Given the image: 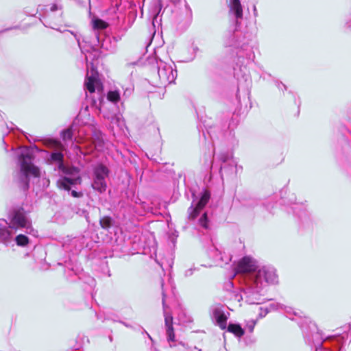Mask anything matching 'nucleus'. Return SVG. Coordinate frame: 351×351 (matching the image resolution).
I'll return each instance as SVG.
<instances>
[{
	"instance_id": "obj_15",
	"label": "nucleus",
	"mask_w": 351,
	"mask_h": 351,
	"mask_svg": "<svg viewBox=\"0 0 351 351\" xmlns=\"http://www.w3.org/2000/svg\"><path fill=\"white\" fill-rule=\"evenodd\" d=\"M164 282L162 280L161 281V287H162V303L163 308V315L165 317V325L166 329V334L167 341L169 342H174L175 341V333L174 329L173 326V317L171 313L167 312L168 306L166 304V294L165 290L163 289Z\"/></svg>"
},
{
	"instance_id": "obj_16",
	"label": "nucleus",
	"mask_w": 351,
	"mask_h": 351,
	"mask_svg": "<svg viewBox=\"0 0 351 351\" xmlns=\"http://www.w3.org/2000/svg\"><path fill=\"white\" fill-rule=\"evenodd\" d=\"M219 159L221 162L220 173L222 178L224 176H229L237 173V162L231 153H221L219 155Z\"/></svg>"
},
{
	"instance_id": "obj_26",
	"label": "nucleus",
	"mask_w": 351,
	"mask_h": 351,
	"mask_svg": "<svg viewBox=\"0 0 351 351\" xmlns=\"http://www.w3.org/2000/svg\"><path fill=\"white\" fill-rule=\"evenodd\" d=\"M14 241L18 246L25 247L29 243V239L27 236L19 234L14 238Z\"/></svg>"
},
{
	"instance_id": "obj_35",
	"label": "nucleus",
	"mask_w": 351,
	"mask_h": 351,
	"mask_svg": "<svg viewBox=\"0 0 351 351\" xmlns=\"http://www.w3.org/2000/svg\"><path fill=\"white\" fill-rule=\"evenodd\" d=\"M67 267V270H65V274L68 276H71V273H73L75 275H78L79 274V272L80 271V269L79 267H69V265L66 266Z\"/></svg>"
},
{
	"instance_id": "obj_21",
	"label": "nucleus",
	"mask_w": 351,
	"mask_h": 351,
	"mask_svg": "<svg viewBox=\"0 0 351 351\" xmlns=\"http://www.w3.org/2000/svg\"><path fill=\"white\" fill-rule=\"evenodd\" d=\"M206 132L203 131V136L207 139V135L213 143L215 138H219L223 135V132L217 125H205Z\"/></svg>"
},
{
	"instance_id": "obj_36",
	"label": "nucleus",
	"mask_w": 351,
	"mask_h": 351,
	"mask_svg": "<svg viewBox=\"0 0 351 351\" xmlns=\"http://www.w3.org/2000/svg\"><path fill=\"white\" fill-rule=\"evenodd\" d=\"M284 307V304L280 303H271L269 305L268 309L269 311H276V310H281Z\"/></svg>"
},
{
	"instance_id": "obj_50",
	"label": "nucleus",
	"mask_w": 351,
	"mask_h": 351,
	"mask_svg": "<svg viewBox=\"0 0 351 351\" xmlns=\"http://www.w3.org/2000/svg\"><path fill=\"white\" fill-rule=\"evenodd\" d=\"M219 351H226L224 348H221Z\"/></svg>"
},
{
	"instance_id": "obj_1",
	"label": "nucleus",
	"mask_w": 351,
	"mask_h": 351,
	"mask_svg": "<svg viewBox=\"0 0 351 351\" xmlns=\"http://www.w3.org/2000/svg\"><path fill=\"white\" fill-rule=\"evenodd\" d=\"M306 343L313 351H346L343 345L351 341V324L343 327V332L333 336L324 337L315 323L305 317L299 322Z\"/></svg>"
},
{
	"instance_id": "obj_43",
	"label": "nucleus",
	"mask_w": 351,
	"mask_h": 351,
	"mask_svg": "<svg viewBox=\"0 0 351 351\" xmlns=\"http://www.w3.org/2000/svg\"><path fill=\"white\" fill-rule=\"evenodd\" d=\"M169 1L174 5H177L182 3V0H169Z\"/></svg>"
},
{
	"instance_id": "obj_37",
	"label": "nucleus",
	"mask_w": 351,
	"mask_h": 351,
	"mask_svg": "<svg viewBox=\"0 0 351 351\" xmlns=\"http://www.w3.org/2000/svg\"><path fill=\"white\" fill-rule=\"evenodd\" d=\"M256 324V321L252 319L247 322L246 324V329L250 332H252L254 331V326Z\"/></svg>"
},
{
	"instance_id": "obj_41",
	"label": "nucleus",
	"mask_w": 351,
	"mask_h": 351,
	"mask_svg": "<svg viewBox=\"0 0 351 351\" xmlns=\"http://www.w3.org/2000/svg\"><path fill=\"white\" fill-rule=\"evenodd\" d=\"M269 311L267 308H266L265 310H263L262 308H261V312L258 315V317L262 318L263 317H265L267 313H268Z\"/></svg>"
},
{
	"instance_id": "obj_39",
	"label": "nucleus",
	"mask_w": 351,
	"mask_h": 351,
	"mask_svg": "<svg viewBox=\"0 0 351 351\" xmlns=\"http://www.w3.org/2000/svg\"><path fill=\"white\" fill-rule=\"evenodd\" d=\"M197 269L195 267H191L187 270L185 271V273H184V276L186 277H189V276H191L193 275V272L195 270H196Z\"/></svg>"
},
{
	"instance_id": "obj_18",
	"label": "nucleus",
	"mask_w": 351,
	"mask_h": 351,
	"mask_svg": "<svg viewBox=\"0 0 351 351\" xmlns=\"http://www.w3.org/2000/svg\"><path fill=\"white\" fill-rule=\"evenodd\" d=\"M210 197V193L207 191H204L201 193L199 199L197 201V202L195 204H194V202L195 201V199H194L192 204L188 209L189 219H195L197 217V215H199V210L201 209H202L206 206V204L208 203Z\"/></svg>"
},
{
	"instance_id": "obj_51",
	"label": "nucleus",
	"mask_w": 351,
	"mask_h": 351,
	"mask_svg": "<svg viewBox=\"0 0 351 351\" xmlns=\"http://www.w3.org/2000/svg\"><path fill=\"white\" fill-rule=\"evenodd\" d=\"M347 25H348V27H351V24H350L349 23H347Z\"/></svg>"
},
{
	"instance_id": "obj_38",
	"label": "nucleus",
	"mask_w": 351,
	"mask_h": 351,
	"mask_svg": "<svg viewBox=\"0 0 351 351\" xmlns=\"http://www.w3.org/2000/svg\"><path fill=\"white\" fill-rule=\"evenodd\" d=\"M276 85L278 88L282 92L287 90V86L281 82L276 81Z\"/></svg>"
},
{
	"instance_id": "obj_10",
	"label": "nucleus",
	"mask_w": 351,
	"mask_h": 351,
	"mask_svg": "<svg viewBox=\"0 0 351 351\" xmlns=\"http://www.w3.org/2000/svg\"><path fill=\"white\" fill-rule=\"evenodd\" d=\"M62 6L58 3L45 6L43 19H40L45 27L62 32L57 28V23L61 21Z\"/></svg>"
},
{
	"instance_id": "obj_22",
	"label": "nucleus",
	"mask_w": 351,
	"mask_h": 351,
	"mask_svg": "<svg viewBox=\"0 0 351 351\" xmlns=\"http://www.w3.org/2000/svg\"><path fill=\"white\" fill-rule=\"evenodd\" d=\"M285 312V315L291 320H295L299 322L302 323L304 320L305 316H303L302 312H298L294 311L291 307L287 306L284 305L282 309Z\"/></svg>"
},
{
	"instance_id": "obj_25",
	"label": "nucleus",
	"mask_w": 351,
	"mask_h": 351,
	"mask_svg": "<svg viewBox=\"0 0 351 351\" xmlns=\"http://www.w3.org/2000/svg\"><path fill=\"white\" fill-rule=\"evenodd\" d=\"M226 329H227L228 332L233 333L238 337H241L244 335V330L237 324H229L228 326H226Z\"/></svg>"
},
{
	"instance_id": "obj_49",
	"label": "nucleus",
	"mask_w": 351,
	"mask_h": 351,
	"mask_svg": "<svg viewBox=\"0 0 351 351\" xmlns=\"http://www.w3.org/2000/svg\"><path fill=\"white\" fill-rule=\"evenodd\" d=\"M254 14L256 15V6H254Z\"/></svg>"
},
{
	"instance_id": "obj_52",
	"label": "nucleus",
	"mask_w": 351,
	"mask_h": 351,
	"mask_svg": "<svg viewBox=\"0 0 351 351\" xmlns=\"http://www.w3.org/2000/svg\"><path fill=\"white\" fill-rule=\"evenodd\" d=\"M75 147L76 149H80L79 146H77V145H75Z\"/></svg>"
},
{
	"instance_id": "obj_24",
	"label": "nucleus",
	"mask_w": 351,
	"mask_h": 351,
	"mask_svg": "<svg viewBox=\"0 0 351 351\" xmlns=\"http://www.w3.org/2000/svg\"><path fill=\"white\" fill-rule=\"evenodd\" d=\"M293 213L298 216L300 219L308 218V215L306 211V207L303 204H295V206L292 208Z\"/></svg>"
},
{
	"instance_id": "obj_31",
	"label": "nucleus",
	"mask_w": 351,
	"mask_h": 351,
	"mask_svg": "<svg viewBox=\"0 0 351 351\" xmlns=\"http://www.w3.org/2000/svg\"><path fill=\"white\" fill-rule=\"evenodd\" d=\"M107 99L114 104L120 100V93L117 90H110L108 93Z\"/></svg>"
},
{
	"instance_id": "obj_47",
	"label": "nucleus",
	"mask_w": 351,
	"mask_h": 351,
	"mask_svg": "<svg viewBox=\"0 0 351 351\" xmlns=\"http://www.w3.org/2000/svg\"><path fill=\"white\" fill-rule=\"evenodd\" d=\"M142 330H143V333H145V334L147 335V337H148L151 340H152V337H151V336L147 333V332L144 328H142Z\"/></svg>"
},
{
	"instance_id": "obj_45",
	"label": "nucleus",
	"mask_w": 351,
	"mask_h": 351,
	"mask_svg": "<svg viewBox=\"0 0 351 351\" xmlns=\"http://www.w3.org/2000/svg\"><path fill=\"white\" fill-rule=\"evenodd\" d=\"M132 24V22H130V21L129 20L128 25L126 26L123 27V29L125 31L127 30L130 27H131Z\"/></svg>"
},
{
	"instance_id": "obj_19",
	"label": "nucleus",
	"mask_w": 351,
	"mask_h": 351,
	"mask_svg": "<svg viewBox=\"0 0 351 351\" xmlns=\"http://www.w3.org/2000/svg\"><path fill=\"white\" fill-rule=\"evenodd\" d=\"M229 14L234 17L235 25L237 26L239 21L243 19V8L240 0H228Z\"/></svg>"
},
{
	"instance_id": "obj_44",
	"label": "nucleus",
	"mask_w": 351,
	"mask_h": 351,
	"mask_svg": "<svg viewBox=\"0 0 351 351\" xmlns=\"http://www.w3.org/2000/svg\"><path fill=\"white\" fill-rule=\"evenodd\" d=\"M64 32H69L71 33V34H73L74 36L75 37L77 43H78V45L80 47V39L77 37V35L76 34H74L72 32L69 31V30H64Z\"/></svg>"
},
{
	"instance_id": "obj_27",
	"label": "nucleus",
	"mask_w": 351,
	"mask_h": 351,
	"mask_svg": "<svg viewBox=\"0 0 351 351\" xmlns=\"http://www.w3.org/2000/svg\"><path fill=\"white\" fill-rule=\"evenodd\" d=\"M160 10H161V5H160V8H159V10L158 12L154 15V18H153V20H152V26H153V29L154 31L152 32H151L152 34V36L153 37L156 33V25L158 26V28L160 27V26L161 25V19L159 16V14H160Z\"/></svg>"
},
{
	"instance_id": "obj_7",
	"label": "nucleus",
	"mask_w": 351,
	"mask_h": 351,
	"mask_svg": "<svg viewBox=\"0 0 351 351\" xmlns=\"http://www.w3.org/2000/svg\"><path fill=\"white\" fill-rule=\"evenodd\" d=\"M94 38L91 41L93 45H97L104 50L112 53L116 49V41L110 36H106L102 32L106 29L108 24L99 19L94 18L92 20Z\"/></svg>"
},
{
	"instance_id": "obj_17",
	"label": "nucleus",
	"mask_w": 351,
	"mask_h": 351,
	"mask_svg": "<svg viewBox=\"0 0 351 351\" xmlns=\"http://www.w3.org/2000/svg\"><path fill=\"white\" fill-rule=\"evenodd\" d=\"M252 80L248 75H243L241 79L238 80L237 99L239 104L241 103V96L243 100L250 99Z\"/></svg>"
},
{
	"instance_id": "obj_6",
	"label": "nucleus",
	"mask_w": 351,
	"mask_h": 351,
	"mask_svg": "<svg viewBox=\"0 0 351 351\" xmlns=\"http://www.w3.org/2000/svg\"><path fill=\"white\" fill-rule=\"evenodd\" d=\"M48 161L49 163L58 162V169L65 174L57 181V184L60 189L69 190L72 185L79 184L82 181L77 168H69L64 165V155L62 152H52L48 158Z\"/></svg>"
},
{
	"instance_id": "obj_14",
	"label": "nucleus",
	"mask_w": 351,
	"mask_h": 351,
	"mask_svg": "<svg viewBox=\"0 0 351 351\" xmlns=\"http://www.w3.org/2000/svg\"><path fill=\"white\" fill-rule=\"evenodd\" d=\"M85 87L86 90L90 93H97V98L93 97V105L96 108H101V103L104 98L101 96L102 93V86L97 77L91 75L88 77L85 81Z\"/></svg>"
},
{
	"instance_id": "obj_3",
	"label": "nucleus",
	"mask_w": 351,
	"mask_h": 351,
	"mask_svg": "<svg viewBox=\"0 0 351 351\" xmlns=\"http://www.w3.org/2000/svg\"><path fill=\"white\" fill-rule=\"evenodd\" d=\"M28 213L23 207H16L9 213V224L5 220L0 219V242L8 245L17 229L25 228L28 234L34 232Z\"/></svg>"
},
{
	"instance_id": "obj_5",
	"label": "nucleus",
	"mask_w": 351,
	"mask_h": 351,
	"mask_svg": "<svg viewBox=\"0 0 351 351\" xmlns=\"http://www.w3.org/2000/svg\"><path fill=\"white\" fill-rule=\"evenodd\" d=\"M222 44L232 53L237 51L235 53L239 57L245 56L249 61L252 60L254 57L252 48L249 45V40H245V37L236 25L233 29H229L223 36Z\"/></svg>"
},
{
	"instance_id": "obj_40",
	"label": "nucleus",
	"mask_w": 351,
	"mask_h": 351,
	"mask_svg": "<svg viewBox=\"0 0 351 351\" xmlns=\"http://www.w3.org/2000/svg\"><path fill=\"white\" fill-rule=\"evenodd\" d=\"M205 163H206L205 165L207 167L210 168L212 167L213 161H212L211 155H209L208 158L206 160Z\"/></svg>"
},
{
	"instance_id": "obj_20",
	"label": "nucleus",
	"mask_w": 351,
	"mask_h": 351,
	"mask_svg": "<svg viewBox=\"0 0 351 351\" xmlns=\"http://www.w3.org/2000/svg\"><path fill=\"white\" fill-rule=\"evenodd\" d=\"M82 129H78V126L75 124H72L69 128L64 130L61 132V136L64 141H73V138L75 137L74 141L75 143H80V141L77 139L80 137Z\"/></svg>"
},
{
	"instance_id": "obj_46",
	"label": "nucleus",
	"mask_w": 351,
	"mask_h": 351,
	"mask_svg": "<svg viewBox=\"0 0 351 351\" xmlns=\"http://www.w3.org/2000/svg\"><path fill=\"white\" fill-rule=\"evenodd\" d=\"M188 351H202L201 349L197 348V347L189 348Z\"/></svg>"
},
{
	"instance_id": "obj_29",
	"label": "nucleus",
	"mask_w": 351,
	"mask_h": 351,
	"mask_svg": "<svg viewBox=\"0 0 351 351\" xmlns=\"http://www.w3.org/2000/svg\"><path fill=\"white\" fill-rule=\"evenodd\" d=\"M215 250L216 253L215 258L217 262L220 261L221 264H228L231 261V257L230 256H225L224 257L221 251H219L217 249H215Z\"/></svg>"
},
{
	"instance_id": "obj_13",
	"label": "nucleus",
	"mask_w": 351,
	"mask_h": 351,
	"mask_svg": "<svg viewBox=\"0 0 351 351\" xmlns=\"http://www.w3.org/2000/svg\"><path fill=\"white\" fill-rule=\"evenodd\" d=\"M209 315L211 320L215 326L221 330L226 328L229 313L226 314L224 307L221 304H215L209 308Z\"/></svg>"
},
{
	"instance_id": "obj_2",
	"label": "nucleus",
	"mask_w": 351,
	"mask_h": 351,
	"mask_svg": "<svg viewBox=\"0 0 351 351\" xmlns=\"http://www.w3.org/2000/svg\"><path fill=\"white\" fill-rule=\"evenodd\" d=\"M276 269L271 267H262L258 271L250 276L249 280L241 289L240 294L235 295L238 301L243 300L248 304H260L265 302L261 291L268 283L277 282Z\"/></svg>"
},
{
	"instance_id": "obj_42",
	"label": "nucleus",
	"mask_w": 351,
	"mask_h": 351,
	"mask_svg": "<svg viewBox=\"0 0 351 351\" xmlns=\"http://www.w3.org/2000/svg\"><path fill=\"white\" fill-rule=\"evenodd\" d=\"M192 50L193 51L194 55H193V58L191 59V60L194 59L195 54L197 52V51L199 50V49L197 46L193 45V46H192Z\"/></svg>"
},
{
	"instance_id": "obj_30",
	"label": "nucleus",
	"mask_w": 351,
	"mask_h": 351,
	"mask_svg": "<svg viewBox=\"0 0 351 351\" xmlns=\"http://www.w3.org/2000/svg\"><path fill=\"white\" fill-rule=\"evenodd\" d=\"M85 55V59L86 61L87 64L88 63H90L93 64V61L95 58L98 57V52L96 49H94V47H92V51H87L86 53H84Z\"/></svg>"
},
{
	"instance_id": "obj_28",
	"label": "nucleus",
	"mask_w": 351,
	"mask_h": 351,
	"mask_svg": "<svg viewBox=\"0 0 351 351\" xmlns=\"http://www.w3.org/2000/svg\"><path fill=\"white\" fill-rule=\"evenodd\" d=\"M112 219L110 217L105 216L100 219L99 224L103 229L108 230L112 225Z\"/></svg>"
},
{
	"instance_id": "obj_33",
	"label": "nucleus",
	"mask_w": 351,
	"mask_h": 351,
	"mask_svg": "<svg viewBox=\"0 0 351 351\" xmlns=\"http://www.w3.org/2000/svg\"><path fill=\"white\" fill-rule=\"evenodd\" d=\"M199 224L200 226L204 228V229L208 228V219L207 217V214L204 213L202 217L199 219Z\"/></svg>"
},
{
	"instance_id": "obj_32",
	"label": "nucleus",
	"mask_w": 351,
	"mask_h": 351,
	"mask_svg": "<svg viewBox=\"0 0 351 351\" xmlns=\"http://www.w3.org/2000/svg\"><path fill=\"white\" fill-rule=\"evenodd\" d=\"M81 183H82V182L79 184H75L71 186L70 189H69V190L64 189V190L66 191L69 193V194L71 195L73 197H77V198L82 197L83 196V193L81 191H77L75 189H73L74 188H75V186L77 185H80Z\"/></svg>"
},
{
	"instance_id": "obj_34",
	"label": "nucleus",
	"mask_w": 351,
	"mask_h": 351,
	"mask_svg": "<svg viewBox=\"0 0 351 351\" xmlns=\"http://www.w3.org/2000/svg\"><path fill=\"white\" fill-rule=\"evenodd\" d=\"M94 136L95 137V140L97 141L98 149L102 148L104 145V139L102 137V134L101 133L100 131H98L97 132H95Z\"/></svg>"
},
{
	"instance_id": "obj_8",
	"label": "nucleus",
	"mask_w": 351,
	"mask_h": 351,
	"mask_svg": "<svg viewBox=\"0 0 351 351\" xmlns=\"http://www.w3.org/2000/svg\"><path fill=\"white\" fill-rule=\"evenodd\" d=\"M156 73H153L154 86H166L174 82L177 77V70L174 62H166L162 60H156Z\"/></svg>"
},
{
	"instance_id": "obj_9",
	"label": "nucleus",
	"mask_w": 351,
	"mask_h": 351,
	"mask_svg": "<svg viewBox=\"0 0 351 351\" xmlns=\"http://www.w3.org/2000/svg\"><path fill=\"white\" fill-rule=\"evenodd\" d=\"M110 170L104 165L99 163L93 167V178L91 186L99 193H104L107 189V180Z\"/></svg>"
},
{
	"instance_id": "obj_23",
	"label": "nucleus",
	"mask_w": 351,
	"mask_h": 351,
	"mask_svg": "<svg viewBox=\"0 0 351 351\" xmlns=\"http://www.w3.org/2000/svg\"><path fill=\"white\" fill-rule=\"evenodd\" d=\"M182 4L183 9L182 14L183 16V18L178 19V21H184L185 22H190L192 19V10L185 0L183 1Z\"/></svg>"
},
{
	"instance_id": "obj_11",
	"label": "nucleus",
	"mask_w": 351,
	"mask_h": 351,
	"mask_svg": "<svg viewBox=\"0 0 351 351\" xmlns=\"http://www.w3.org/2000/svg\"><path fill=\"white\" fill-rule=\"evenodd\" d=\"M66 250L71 251L73 254H77L84 247H93L92 241L89 234L80 235L69 240V243L63 245Z\"/></svg>"
},
{
	"instance_id": "obj_4",
	"label": "nucleus",
	"mask_w": 351,
	"mask_h": 351,
	"mask_svg": "<svg viewBox=\"0 0 351 351\" xmlns=\"http://www.w3.org/2000/svg\"><path fill=\"white\" fill-rule=\"evenodd\" d=\"M32 150L27 147H22L18 152V167L14 181L23 191L29 187V176L38 177L39 169L33 164Z\"/></svg>"
},
{
	"instance_id": "obj_48",
	"label": "nucleus",
	"mask_w": 351,
	"mask_h": 351,
	"mask_svg": "<svg viewBox=\"0 0 351 351\" xmlns=\"http://www.w3.org/2000/svg\"><path fill=\"white\" fill-rule=\"evenodd\" d=\"M120 323H121L122 324H123L125 326L128 327V328H131V326L124 322H120Z\"/></svg>"
},
{
	"instance_id": "obj_12",
	"label": "nucleus",
	"mask_w": 351,
	"mask_h": 351,
	"mask_svg": "<svg viewBox=\"0 0 351 351\" xmlns=\"http://www.w3.org/2000/svg\"><path fill=\"white\" fill-rule=\"evenodd\" d=\"M261 268H258L256 261L250 257L244 256L237 263L234 268L236 274H243L245 276V280H250V276L258 271Z\"/></svg>"
}]
</instances>
